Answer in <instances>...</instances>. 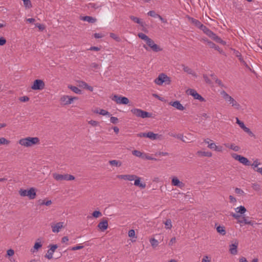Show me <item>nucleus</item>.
I'll return each instance as SVG.
<instances>
[{"label":"nucleus","instance_id":"10","mask_svg":"<svg viewBox=\"0 0 262 262\" xmlns=\"http://www.w3.org/2000/svg\"><path fill=\"white\" fill-rule=\"evenodd\" d=\"M112 100L118 104H127L129 102V99L127 97L117 95H114L112 98Z\"/></svg>","mask_w":262,"mask_h":262},{"label":"nucleus","instance_id":"25","mask_svg":"<svg viewBox=\"0 0 262 262\" xmlns=\"http://www.w3.org/2000/svg\"><path fill=\"white\" fill-rule=\"evenodd\" d=\"M197 154L201 157H211L212 156V154L210 151H198Z\"/></svg>","mask_w":262,"mask_h":262},{"label":"nucleus","instance_id":"18","mask_svg":"<svg viewBox=\"0 0 262 262\" xmlns=\"http://www.w3.org/2000/svg\"><path fill=\"white\" fill-rule=\"evenodd\" d=\"M63 227V222H58L56 224L52 225V230L53 232L54 233H58L60 231V230Z\"/></svg>","mask_w":262,"mask_h":262},{"label":"nucleus","instance_id":"43","mask_svg":"<svg viewBox=\"0 0 262 262\" xmlns=\"http://www.w3.org/2000/svg\"><path fill=\"white\" fill-rule=\"evenodd\" d=\"M149 242H150L151 245L154 248L156 247L159 244L158 241L154 238H151L150 239Z\"/></svg>","mask_w":262,"mask_h":262},{"label":"nucleus","instance_id":"15","mask_svg":"<svg viewBox=\"0 0 262 262\" xmlns=\"http://www.w3.org/2000/svg\"><path fill=\"white\" fill-rule=\"evenodd\" d=\"M48 247L49 249H48L45 257L48 259H51L53 258L54 253L58 248V246L56 244L50 245Z\"/></svg>","mask_w":262,"mask_h":262},{"label":"nucleus","instance_id":"62","mask_svg":"<svg viewBox=\"0 0 262 262\" xmlns=\"http://www.w3.org/2000/svg\"><path fill=\"white\" fill-rule=\"evenodd\" d=\"M215 151L222 152L223 151V147L221 145H216Z\"/></svg>","mask_w":262,"mask_h":262},{"label":"nucleus","instance_id":"31","mask_svg":"<svg viewBox=\"0 0 262 262\" xmlns=\"http://www.w3.org/2000/svg\"><path fill=\"white\" fill-rule=\"evenodd\" d=\"M216 230L218 233L222 235H225L226 233V231L225 229V227L222 226H219L216 228Z\"/></svg>","mask_w":262,"mask_h":262},{"label":"nucleus","instance_id":"40","mask_svg":"<svg viewBox=\"0 0 262 262\" xmlns=\"http://www.w3.org/2000/svg\"><path fill=\"white\" fill-rule=\"evenodd\" d=\"M88 7L90 8H93L94 9H97L101 7V5L98 4H95L93 3H89L88 5Z\"/></svg>","mask_w":262,"mask_h":262},{"label":"nucleus","instance_id":"52","mask_svg":"<svg viewBox=\"0 0 262 262\" xmlns=\"http://www.w3.org/2000/svg\"><path fill=\"white\" fill-rule=\"evenodd\" d=\"M147 14L150 16H151V17H155V18H158L159 14L156 13L155 12V11H153V10H151V11H149L148 13H147Z\"/></svg>","mask_w":262,"mask_h":262},{"label":"nucleus","instance_id":"39","mask_svg":"<svg viewBox=\"0 0 262 262\" xmlns=\"http://www.w3.org/2000/svg\"><path fill=\"white\" fill-rule=\"evenodd\" d=\"M132 154L133 155L136 157H139L142 158L144 153L141 152L139 150H134L132 151Z\"/></svg>","mask_w":262,"mask_h":262},{"label":"nucleus","instance_id":"13","mask_svg":"<svg viewBox=\"0 0 262 262\" xmlns=\"http://www.w3.org/2000/svg\"><path fill=\"white\" fill-rule=\"evenodd\" d=\"M236 123L239 126V127L244 130V132L247 133L250 136L254 137V134L251 131V130L247 127H246L244 123L239 120L238 118H236Z\"/></svg>","mask_w":262,"mask_h":262},{"label":"nucleus","instance_id":"27","mask_svg":"<svg viewBox=\"0 0 262 262\" xmlns=\"http://www.w3.org/2000/svg\"><path fill=\"white\" fill-rule=\"evenodd\" d=\"M184 72H186L187 73L192 75L195 77H196V75L195 73V72L190 68H189L188 67L186 66H183V68Z\"/></svg>","mask_w":262,"mask_h":262},{"label":"nucleus","instance_id":"48","mask_svg":"<svg viewBox=\"0 0 262 262\" xmlns=\"http://www.w3.org/2000/svg\"><path fill=\"white\" fill-rule=\"evenodd\" d=\"M206 35L213 40H214L216 37L217 36V35L213 33L211 30H210V31L206 34Z\"/></svg>","mask_w":262,"mask_h":262},{"label":"nucleus","instance_id":"49","mask_svg":"<svg viewBox=\"0 0 262 262\" xmlns=\"http://www.w3.org/2000/svg\"><path fill=\"white\" fill-rule=\"evenodd\" d=\"M206 35L213 40H214L216 37L217 36V35L213 33L211 30H210V31L206 34Z\"/></svg>","mask_w":262,"mask_h":262},{"label":"nucleus","instance_id":"53","mask_svg":"<svg viewBox=\"0 0 262 262\" xmlns=\"http://www.w3.org/2000/svg\"><path fill=\"white\" fill-rule=\"evenodd\" d=\"M142 159L149 160H156V159L152 157L151 156L146 154H144L142 157Z\"/></svg>","mask_w":262,"mask_h":262},{"label":"nucleus","instance_id":"57","mask_svg":"<svg viewBox=\"0 0 262 262\" xmlns=\"http://www.w3.org/2000/svg\"><path fill=\"white\" fill-rule=\"evenodd\" d=\"M201 30L203 31L204 33L206 34L210 31V29H208L207 27H206L204 25H202V26H201V28H200Z\"/></svg>","mask_w":262,"mask_h":262},{"label":"nucleus","instance_id":"1","mask_svg":"<svg viewBox=\"0 0 262 262\" xmlns=\"http://www.w3.org/2000/svg\"><path fill=\"white\" fill-rule=\"evenodd\" d=\"M138 37L141 39L145 41L146 45H143V48L147 51L150 49L152 51L158 52L161 51L162 49L158 45H157L155 41L148 36L143 33H139L138 34Z\"/></svg>","mask_w":262,"mask_h":262},{"label":"nucleus","instance_id":"32","mask_svg":"<svg viewBox=\"0 0 262 262\" xmlns=\"http://www.w3.org/2000/svg\"><path fill=\"white\" fill-rule=\"evenodd\" d=\"M52 203L51 200L46 201L45 200H40L39 201V204L41 206L45 205L49 206Z\"/></svg>","mask_w":262,"mask_h":262},{"label":"nucleus","instance_id":"61","mask_svg":"<svg viewBox=\"0 0 262 262\" xmlns=\"http://www.w3.org/2000/svg\"><path fill=\"white\" fill-rule=\"evenodd\" d=\"M216 145L215 144V143L212 141L210 143V144H209V145H208V147L209 148L211 149L215 150V147H216Z\"/></svg>","mask_w":262,"mask_h":262},{"label":"nucleus","instance_id":"16","mask_svg":"<svg viewBox=\"0 0 262 262\" xmlns=\"http://www.w3.org/2000/svg\"><path fill=\"white\" fill-rule=\"evenodd\" d=\"M117 178L125 181H132L136 178L135 174H121L117 176Z\"/></svg>","mask_w":262,"mask_h":262},{"label":"nucleus","instance_id":"22","mask_svg":"<svg viewBox=\"0 0 262 262\" xmlns=\"http://www.w3.org/2000/svg\"><path fill=\"white\" fill-rule=\"evenodd\" d=\"M134 185L140 188L143 189L146 187V184L144 182H141V178L136 176V178L134 179Z\"/></svg>","mask_w":262,"mask_h":262},{"label":"nucleus","instance_id":"56","mask_svg":"<svg viewBox=\"0 0 262 262\" xmlns=\"http://www.w3.org/2000/svg\"><path fill=\"white\" fill-rule=\"evenodd\" d=\"M235 192L239 195H243L245 194L244 191L239 188H235Z\"/></svg>","mask_w":262,"mask_h":262},{"label":"nucleus","instance_id":"11","mask_svg":"<svg viewBox=\"0 0 262 262\" xmlns=\"http://www.w3.org/2000/svg\"><path fill=\"white\" fill-rule=\"evenodd\" d=\"M45 83L42 80L36 79L31 86L33 90H41L45 88Z\"/></svg>","mask_w":262,"mask_h":262},{"label":"nucleus","instance_id":"29","mask_svg":"<svg viewBox=\"0 0 262 262\" xmlns=\"http://www.w3.org/2000/svg\"><path fill=\"white\" fill-rule=\"evenodd\" d=\"M235 210L237 213H240L241 214H244L247 211L246 208L243 206L237 207L235 209Z\"/></svg>","mask_w":262,"mask_h":262},{"label":"nucleus","instance_id":"58","mask_svg":"<svg viewBox=\"0 0 262 262\" xmlns=\"http://www.w3.org/2000/svg\"><path fill=\"white\" fill-rule=\"evenodd\" d=\"M88 123L91 125L92 126L95 127L99 125V122L95 120H90L88 122Z\"/></svg>","mask_w":262,"mask_h":262},{"label":"nucleus","instance_id":"23","mask_svg":"<svg viewBox=\"0 0 262 262\" xmlns=\"http://www.w3.org/2000/svg\"><path fill=\"white\" fill-rule=\"evenodd\" d=\"M98 227L102 231L105 230L108 228V222L106 220H104L100 222L98 225Z\"/></svg>","mask_w":262,"mask_h":262},{"label":"nucleus","instance_id":"44","mask_svg":"<svg viewBox=\"0 0 262 262\" xmlns=\"http://www.w3.org/2000/svg\"><path fill=\"white\" fill-rule=\"evenodd\" d=\"M229 148L234 150V151H238L240 149V147L234 144H231L230 145Z\"/></svg>","mask_w":262,"mask_h":262},{"label":"nucleus","instance_id":"24","mask_svg":"<svg viewBox=\"0 0 262 262\" xmlns=\"http://www.w3.org/2000/svg\"><path fill=\"white\" fill-rule=\"evenodd\" d=\"M81 20L88 21L90 23H95L97 21V19L90 16H85L81 17Z\"/></svg>","mask_w":262,"mask_h":262},{"label":"nucleus","instance_id":"47","mask_svg":"<svg viewBox=\"0 0 262 262\" xmlns=\"http://www.w3.org/2000/svg\"><path fill=\"white\" fill-rule=\"evenodd\" d=\"M206 35L213 40H214L216 37L217 36V35L213 33L211 30H210V31L206 34Z\"/></svg>","mask_w":262,"mask_h":262},{"label":"nucleus","instance_id":"51","mask_svg":"<svg viewBox=\"0 0 262 262\" xmlns=\"http://www.w3.org/2000/svg\"><path fill=\"white\" fill-rule=\"evenodd\" d=\"M110 37L118 42H119L121 40L120 38L117 35L113 33H110Z\"/></svg>","mask_w":262,"mask_h":262},{"label":"nucleus","instance_id":"33","mask_svg":"<svg viewBox=\"0 0 262 262\" xmlns=\"http://www.w3.org/2000/svg\"><path fill=\"white\" fill-rule=\"evenodd\" d=\"M109 163L111 165L116 166V167H120L122 165V163L120 161L116 160L110 161Z\"/></svg>","mask_w":262,"mask_h":262},{"label":"nucleus","instance_id":"6","mask_svg":"<svg viewBox=\"0 0 262 262\" xmlns=\"http://www.w3.org/2000/svg\"><path fill=\"white\" fill-rule=\"evenodd\" d=\"M131 112L136 117L141 118H150L151 114L148 112L144 111L139 108H133L130 110Z\"/></svg>","mask_w":262,"mask_h":262},{"label":"nucleus","instance_id":"4","mask_svg":"<svg viewBox=\"0 0 262 262\" xmlns=\"http://www.w3.org/2000/svg\"><path fill=\"white\" fill-rule=\"evenodd\" d=\"M154 82L158 85H169L171 84V78L164 73H161L154 80Z\"/></svg>","mask_w":262,"mask_h":262},{"label":"nucleus","instance_id":"50","mask_svg":"<svg viewBox=\"0 0 262 262\" xmlns=\"http://www.w3.org/2000/svg\"><path fill=\"white\" fill-rule=\"evenodd\" d=\"M206 35L213 40H214L216 37L217 36V35L213 33L211 30H210V31L206 34Z\"/></svg>","mask_w":262,"mask_h":262},{"label":"nucleus","instance_id":"36","mask_svg":"<svg viewBox=\"0 0 262 262\" xmlns=\"http://www.w3.org/2000/svg\"><path fill=\"white\" fill-rule=\"evenodd\" d=\"M191 23L197 28H200L201 26H202V24L198 20L192 18L191 19Z\"/></svg>","mask_w":262,"mask_h":262},{"label":"nucleus","instance_id":"26","mask_svg":"<svg viewBox=\"0 0 262 262\" xmlns=\"http://www.w3.org/2000/svg\"><path fill=\"white\" fill-rule=\"evenodd\" d=\"M95 113L99 114L102 116H111L110 113L107 111L103 109L96 110L94 111Z\"/></svg>","mask_w":262,"mask_h":262},{"label":"nucleus","instance_id":"9","mask_svg":"<svg viewBox=\"0 0 262 262\" xmlns=\"http://www.w3.org/2000/svg\"><path fill=\"white\" fill-rule=\"evenodd\" d=\"M76 97H71L68 95H63L60 97V101L63 105H67L72 104L74 100H77Z\"/></svg>","mask_w":262,"mask_h":262},{"label":"nucleus","instance_id":"41","mask_svg":"<svg viewBox=\"0 0 262 262\" xmlns=\"http://www.w3.org/2000/svg\"><path fill=\"white\" fill-rule=\"evenodd\" d=\"M252 188L253 190L256 191H259L261 190V186L258 183H255L252 184Z\"/></svg>","mask_w":262,"mask_h":262},{"label":"nucleus","instance_id":"42","mask_svg":"<svg viewBox=\"0 0 262 262\" xmlns=\"http://www.w3.org/2000/svg\"><path fill=\"white\" fill-rule=\"evenodd\" d=\"M24 3V5L26 8H30L32 7V4L30 0H21Z\"/></svg>","mask_w":262,"mask_h":262},{"label":"nucleus","instance_id":"38","mask_svg":"<svg viewBox=\"0 0 262 262\" xmlns=\"http://www.w3.org/2000/svg\"><path fill=\"white\" fill-rule=\"evenodd\" d=\"M165 228L170 229L172 228L171 221L170 219H167L164 222Z\"/></svg>","mask_w":262,"mask_h":262},{"label":"nucleus","instance_id":"8","mask_svg":"<svg viewBox=\"0 0 262 262\" xmlns=\"http://www.w3.org/2000/svg\"><path fill=\"white\" fill-rule=\"evenodd\" d=\"M231 155L234 159L238 161L244 165L250 166L251 162L247 158L235 153H233Z\"/></svg>","mask_w":262,"mask_h":262},{"label":"nucleus","instance_id":"2","mask_svg":"<svg viewBox=\"0 0 262 262\" xmlns=\"http://www.w3.org/2000/svg\"><path fill=\"white\" fill-rule=\"evenodd\" d=\"M18 143L19 145L25 147H31L39 143V139L37 137H27L20 139Z\"/></svg>","mask_w":262,"mask_h":262},{"label":"nucleus","instance_id":"20","mask_svg":"<svg viewBox=\"0 0 262 262\" xmlns=\"http://www.w3.org/2000/svg\"><path fill=\"white\" fill-rule=\"evenodd\" d=\"M162 136L161 135H159L158 134H155L153 132H149L147 133V138L152 140H161L162 139Z\"/></svg>","mask_w":262,"mask_h":262},{"label":"nucleus","instance_id":"12","mask_svg":"<svg viewBox=\"0 0 262 262\" xmlns=\"http://www.w3.org/2000/svg\"><path fill=\"white\" fill-rule=\"evenodd\" d=\"M43 244V241L42 238H38L36 239L33 248L30 250L31 252L32 253H37L39 249L42 247Z\"/></svg>","mask_w":262,"mask_h":262},{"label":"nucleus","instance_id":"30","mask_svg":"<svg viewBox=\"0 0 262 262\" xmlns=\"http://www.w3.org/2000/svg\"><path fill=\"white\" fill-rule=\"evenodd\" d=\"M261 165L260 162L258 159L255 160L252 164H251L250 166H252V168L255 170L257 168H259L258 166Z\"/></svg>","mask_w":262,"mask_h":262},{"label":"nucleus","instance_id":"17","mask_svg":"<svg viewBox=\"0 0 262 262\" xmlns=\"http://www.w3.org/2000/svg\"><path fill=\"white\" fill-rule=\"evenodd\" d=\"M171 184L180 188L184 187L185 186L184 184L180 181L177 177H172L171 178Z\"/></svg>","mask_w":262,"mask_h":262},{"label":"nucleus","instance_id":"28","mask_svg":"<svg viewBox=\"0 0 262 262\" xmlns=\"http://www.w3.org/2000/svg\"><path fill=\"white\" fill-rule=\"evenodd\" d=\"M238 223L240 224L244 223L245 224H248L251 225H253V223L247 220L245 217H243L242 220H238Z\"/></svg>","mask_w":262,"mask_h":262},{"label":"nucleus","instance_id":"55","mask_svg":"<svg viewBox=\"0 0 262 262\" xmlns=\"http://www.w3.org/2000/svg\"><path fill=\"white\" fill-rule=\"evenodd\" d=\"M92 215L94 217L97 218L101 216L102 215V213L100 211L96 210L93 212Z\"/></svg>","mask_w":262,"mask_h":262},{"label":"nucleus","instance_id":"59","mask_svg":"<svg viewBox=\"0 0 262 262\" xmlns=\"http://www.w3.org/2000/svg\"><path fill=\"white\" fill-rule=\"evenodd\" d=\"M214 41H215L216 42H218V43H220L222 45H225L226 44V42L224 40H223L219 36H216V38L214 39Z\"/></svg>","mask_w":262,"mask_h":262},{"label":"nucleus","instance_id":"14","mask_svg":"<svg viewBox=\"0 0 262 262\" xmlns=\"http://www.w3.org/2000/svg\"><path fill=\"white\" fill-rule=\"evenodd\" d=\"M187 93L188 95L192 96L194 99L199 100L201 102L205 101V99L202 97L197 92L193 89H188L187 91Z\"/></svg>","mask_w":262,"mask_h":262},{"label":"nucleus","instance_id":"64","mask_svg":"<svg viewBox=\"0 0 262 262\" xmlns=\"http://www.w3.org/2000/svg\"><path fill=\"white\" fill-rule=\"evenodd\" d=\"M110 121L112 123L116 124L118 121V119L116 117H111L110 118Z\"/></svg>","mask_w":262,"mask_h":262},{"label":"nucleus","instance_id":"19","mask_svg":"<svg viewBox=\"0 0 262 262\" xmlns=\"http://www.w3.org/2000/svg\"><path fill=\"white\" fill-rule=\"evenodd\" d=\"M238 245V243L236 241L234 243L229 245V251L231 254L236 255L237 253Z\"/></svg>","mask_w":262,"mask_h":262},{"label":"nucleus","instance_id":"60","mask_svg":"<svg viewBox=\"0 0 262 262\" xmlns=\"http://www.w3.org/2000/svg\"><path fill=\"white\" fill-rule=\"evenodd\" d=\"M128 236L130 237H135L136 238L135 236V232L133 229H131L128 231Z\"/></svg>","mask_w":262,"mask_h":262},{"label":"nucleus","instance_id":"3","mask_svg":"<svg viewBox=\"0 0 262 262\" xmlns=\"http://www.w3.org/2000/svg\"><path fill=\"white\" fill-rule=\"evenodd\" d=\"M220 94L224 100L231 105L232 107L236 110H239L241 108V105L238 103L233 97L230 96L225 91L223 90L221 91Z\"/></svg>","mask_w":262,"mask_h":262},{"label":"nucleus","instance_id":"35","mask_svg":"<svg viewBox=\"0 0 262 262\" xmlns=\"http://www.w3.org/2000/svg\"><path fill=\"white\" fill-rule=\"evenodd\" d=\"M130 19H131L133 21L136 23L138 24H139L141 26H143L142 22L141 21V19L137 17H135L134 16L131 15L129 16Z\"/></svg>","mask_w":262,"mask_h":262},{"label":"nucleus","instance_id":"45","mask_svg":"<svg viewBox=\"0 0 262 262\" xmlns=\"http://www.w3.org/2000/svg\"><path fill=\"white\" fill-rule=\"evenodd\" d=\"M82 85L84 87V88L86 89V90H88L91 92L93 91V88L88 85L86 82H82Z\"/></svg>","mask_w":262,"mask_h":262},{"label":"nucleus","instance_id":"5","mask_svg":"<svg viewBox=\"0 0 262 262\" xmlns=\"http://www.w3.org/2000/svg\"><path fill=\"white\" fill-rule=\"evenodd\" d=\"M18 192L21 196H28L30 200L34 199L36 196V189L33 187H31L28 190L20 189Z\"/></svg>","mask_w":262,"mask_h":262},{"label":"nucleus","instance_id":"21","mask_svg":"<svg viewBox=\"0 0 262 262\" xmlns=\"http://www.w3.org/2000/svg\"><path fill=\"white\" fill-rule=\"evenodd\" d=\"M169 104L179 111H183L185 109V107L179 101L170 102Z\"/></svg>","mask_w":262,"mask_h":262},{"label":"nucleus","instance_id":"7","mask_svg":"<svg viewBox=\"0 0 262 262\" xmlns=\"http://www.w3.org/2000/svg\"><path fill=\"white\" fill-rule=\"evenodd\" d=\"M53 177L55 180L57 181H71L75 179V177L71 174H61L57 173H54L53 174Z\"/></svg>","mask_w":262,"mask_h":262},{"label":"nucleus","instance_id":"54","mask_svg":"<svg viewBox=\"0 0 262 262\" xmlns=\"http://www.w3.org/2000/svg\"><path fill=\"white\" fill-rule=\"evenodd\" d=\"M10 143V141L8 140H7L6 138H4V137H2V138H0V145H2V144H9Z\"/></svg>","mask_w":262,"mask_h":262},{"label":"nucleus","instance_id":"46","mask_svg":"<svg viewBox=\"0 0 262 262\" xmlns=\"http://www.w3.org/2000/svg\"><path fill=\"white\" fill-rule=\"evenodd\" d=\"M206 35L213 40H214L216 37L217 36V35L213 33L211 30H210V31L206 34Z\"/></svg>","mask_w":262,"mask_h":262},{"label":"nucleus","instance_id":"37","mask_svg":"<svg viewBox=\"0 0 262 262\" xmlns=\"http://www.w3.org/2000/svg\"><path fill=\"white\" fill-rule=\"evenodd\" d=\"M69 88L73 92L76 94H80L81 93V91L77 87L75 86H69Z\"/></svg>","mask_w":262,"mask_h":262},{"label":"nucleus","instance_id":"63","mask_svg":"<svg viewBox=\"0 0 262 262\" xmlns=\"http://www.w3.org/2000/svg\"><path fill=\"white\" fill-rule=\"evenodd\" d=\"M202 262H210V258L207 255H205L202 259Z\"/></svg>","mask_w":262,"mask_h":262},{"label":"nucleus","instance_id":"34","mask_svg":"<svg viewBox=\"0 0 262 262\" xmlns=\"http://www.w3.org/2000/svg\"><path fill=\"white\" fill-rule=\"evenodd\" d=\"M233 53L234 54L238 57L239 61L242 63H245V61L243 59V58L242 57L241 54L237 51H236L235 50H233Z\"/></svg>","mask_w":262,"mask_h":262}]
</instances>
